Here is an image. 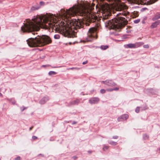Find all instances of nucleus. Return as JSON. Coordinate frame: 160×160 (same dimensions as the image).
Segmentation results:
<instances>
[{
  "label": "nucleus",
  "mask_w": 160,
  "mask_h": 160,
  "mask_svg": "<svg viewBox=\"0 0 160 160\" xmlns=\"http://www.w3.org/2000/svg\"><path fill=\"white\" fill-rule=\"evenodd\" d=\"M92 7L90 3L83 2L81 3L78 2L77 4H75L68 9L65 10L61 9L59 12V16L64 18L67 20H70V16L78 15L80 16H85L90 18V15L92 10ZM58 18L52 14L49 16L47 21H42L41 18L26 19V23H23V25L21 27V30L23 32H30L34 31L39 30L41 28L45 29L52 28L56 31L62 32L67 34L70 37H76L75 33H76L78 29L83 28L84 25L89 26V23H86L85 21H83L82 18L76 19L72 20L70 22V27L66 26V23L62 21L58 20Z\"/></svg>",
  "instance_id": "f257e3e1"
},
{
  "label": "nucleus",
  "mask_w": 160,
  "mask_h": 160,
  "mask_svg": "<svg viewBox=\"0 0 160 160\" xmlns=\"http://www.w3.org/2000/svg\"><path fill=\"white\" fill-rule=\"evenodd\" d=\"M101 8L104 12L102 19L105 22L106 27H108L110 29L116 31L117 32H115V34L116 35H118V32L127 24L128 22L127 20L122 16H125L127 18V16L129 13L125 11H121L120 12L117 13L116 17L112 19V20L105 21L111 15L110 8L108 4L106 5H102Z\"/></svg>",
  "instance_id": "f03ea898"
},
{
  "label": "nucleus",
  "mask_w": 160,
  "mask_h": 160,
  "mask_svg": "<svg viewBox=\"0 0 160 160\" xmlns=\"http://www.w3.org/2000/svg\"><path fill=\"white\" fill-rule=\"evenodd\" d=\"M27 42L29 47H33L42 46L51 43L52 40L48 36L41 37L38 35L37 37L29 38Z\"/></svg>",
  "instance_id": "7ed1b4c3"
},
{
  "label": "nucleus",
  "mask_w": 160,
  "mask_h": 160,
  "mask_svg": "<svg viewBox=\"0 0 160 160\" xmlns=\"http://www.w3.org/2000/svg\"><path fill=\"white\" fill-rule=\"evenodd\" d=\"M96 30L97 29L94 28H91L89 29L87 33V41H92L93 39L97 38Z\"/></svg>",
  "instance_id": "20e7f679"
},
{
  "label": "nucleus",
  "mask_w": 160,
  "mask_h": 160,
  "mask_svg": "<svg viewBox=\"0 0 160 160\" xmlns=\"http://www.w3.org/2000/svg\"><path fill=\"white\" fill-rule=\"evenodd\" d=\"M136 3L138 4H150L157 1L158 0H133Z\"/></svg>",
  "instance_id": "39448f33"
},
{
  "label": "nucleus",
  "mask_w": 160,
  "mask_h": 160,
  "mask_svg": "<svg viewBox=\"0 0 160 160\" xmlns=\"http://www.w3.org/2000/svg\"><path fill=\"white\" fill-rule=\"evenodd\" d=\"M102 82L103 83L108 86H115L116 85V84L111 80H107L105 81H102Z\"/></svg>",
  "instance_id": "423d86ee"
},
{
  "label": "nucleus",
  "mask_w": 160,
  "mask_h": 160,
  "mask_svg": "<svg viewBox=\"0 0 160 160\" xmlns=\"http://www.w3.org/2000/svg\"><path fill=\"white\" fill-rule=\"evenodd\" d=\"M128 115L127 114H123L119 117H118L117 119L118 122H120L122 121V120H125L128 119Z\"/></svg>",
  "instance_id": "0eeeda50"
},
{
  "label": "nucleus",
  "mask_w": 160,
  "mask_h": 160,
  "mask_svg": "<svg viewBox=\"0 0 160 160\" xmlns=\"http://www.w3.org/2000/svg\"><path fill=\"white\" fill-rule=\"evenodd\" d=\"M99 101V99L98 98H93L89 100V102L91 104H94L97 103Z\"/></svg>",
  "instance_id": "6e6552de"
},
{
  "label": "nucleus",
  "mask_w": 160,
  "mask_h": 160,
  "mask_svg": "<svg viewBox=\"0 0 160 160\" xmlns=\"http://www.w3.org/2000/svg\"><path fill=\"white\" fill-rule=\"evenodd\" d=\"M160 24V20H157L152 23L150 26L151 29L156 28Z\"/></svg>",
  "instance_id": "1a4fd4ad"
},
{
  "label": "nucleus",
  "mask_w": 160,
  "mask_h": 160,
  "mask_svg": "<svg viewBox=\"0 0 160 160\" xmlns=\"http://www.w3.org/2000/svg\"><path fill=\"white\" fill-rule=\"evenodd\" d=\"M49 99L48 97H44L40 100L39 102L41 104H44L48 101Z\"/></svg>",
  "instance_id": "9d476101"
},
{
  "label": "nucleus",
  "mask_w": 160,
  "mask_h": 160,
  "mask_svg": "<svg viewBox=\"0 0 160 160\" xmlns=\"http://www.w3.org/2000/svg\"><path fill=\"white\" fill-rule=\"evenodd\" d=\"M79 102V100L78 99H77L75 100L69 102V104L71 105H77Z\"/></svg>",
  "instance_id": "9b49d317"
},
{
  "label": "nucleus",
  "mask_w": 160,
  "mask_h": 160,
  "mask_svg": "<svg viewBox=\"0 0 160 160\" xmlns=\"http://www.w3.org/2000/svg\"><path fill=\"white\" fill-rule=\"evenodd\" d=\"M40 7L38 5L36 6H32L30 9V11H33L38 10L40 8Z\"/></svg>",
  "instance_id": "f8f14e48"
},
{
  "label": "nucleus",
  "mask_w": 160,
  "mask_h": 160,
  "mask_svg": "<svg viewBox=\"0 0 160 160\" xmlns=\"http://www.w3.org/2000/svg\"><path fill=\"white\" fill-rule=\"evenodd\" d=\"M159 18H160V14H156L155 16L152 18V20L154 21Z\"/></svg>",
  "instance_id": "ddd939ff"
},
{
  "label": "nucleus",
  "mask_w": 160,
  "mask_h": 160,
  "mask_svg": "<svg viewBox=\"0 0 160 160\" xmlns=\"http://www.w3.org/2000/svg\"><path fill=\"white\" fill-rule=\"evenodd\" d=\"M128 47L129 48H136V45L134 44L129 43L127 45Z\"/></svg>",
  "instance_id": "4468645a"
},
{
  "label": "nucleus",
  "mask_w": 160,
  "mask_h": 160,
  "mask_svg": "<svg viewBox=\"0 0 160 160\" xmlns=\"http://www.w3.org/2000/svg\"><path fill=\"white\" fill-rule=\"evenodd\" d=\"M108 45H102L100 47V48L103 50H105L108 48Z\"/></svg>",
  "instance_id": "2eb2a0df"
},
{
  "label": "nucleus",
  "mask_w": 160,
  "mask_h": 160,
  "mask_svg": "<svg viewBox=\"0 0 160 160\" xmlns=\"http://www.w3.org/2000/svg\"><path fill=\"white\" fill-rule=\"evenodd\" d=\"M57 74V72L54 71H50L48 73V74L50 76H52L55 75Z\"/></svg>",
  "instance_id": "dca6fc26"
},
{
  "label": "nucleus",
  "mask_w": 160,
  "mask_h": 160,
  "mask_svg": "<svg viewBox=\"0 0 160 160\" xmlns=\"http://www.w3.org/2000/svg\"><path fill=\"white\" fill-rule=\"evenodd\" d=\"M108 142L109 144L114 146L117 145L118 144L116 142H115L113 141H110Z\"/></svg>",
  "instance_id": "f3484780"
},
{
  "label": "nucleus",
  "mask_w": 160,
  "mask_h": 160,
  "mask_svg": "<svg viewBox=\"0 0 160 160\" xmlns=\"http://www.w3.org/2000/svg\"><path fill=\"white\" fill-rule=\"evenodd\" d=\"M60 36L58 34H56L54 35V38L55 39H58L60 38Z\"/></svg>",
  "instance_id": "a211bd4d"
},
{
  "label": "nucleus",
  "mask_w": 160,
  "mask_h": 160,
  "mask_svg": "<svg viewBox=\"0 0 160 160\" xmlns=\"http://www.w3.org/2000/svg\"><path fill=\"white\" fill-rule=\"evenodd\" d=\"M108 146L106 145H104L103 148V151H105L106 150L108 149Z\"/></svg>",
  "instance_id": "6ab92c4d"
},
{
  "label": "nucleus",
  "mask_w": 160,
  "mask_h": 160,
  "mask_svg": "<svg viewBox=\"0 0 160 160\" xmlns=\"http://www.w3.org/2000/svg\"><path fill=\"white\" fill-rule=\"evenodd\" d=\"M140 21V20L139 19H138L137 20H135L134 21V22L135 23H138Z\"/></svg>",
  "instance_id": "aec40b11"
},
{
  "label": "nucleus",
  "mask_w": 160,
  "mask_h": 160,
  "mask_svg": "<svg viewBox=\"0 0 160 160\" xmlns=\"http://www.w3.org/2000/svg\"><path fill=\"white\" fill-rule=\"evenodd\" d=\"M106 90L104 89H101L100 90V92L101 93L103 94L105 92Z\"/></svg>",
  "instance_id": "412c9836"
},
{
  "label": "nucleus",
  "mask_w": 160,
  "mask_h": 160,
  "mask_svg": "<svg viewBox=\"0 0 160 160\" xmlns=\"http://www.w3.org/2000/svg\"><path fill=\"white\" fill-rule=\"evenodd\" d=\"M79 69V68H68V69H71V70H73V69H75V70H78Z\"/></svg>",
  "instance_id": "4be33fe9"
},
{
  "label": "nucleus",
  "mask_w": 160,
  "mask_h": 160,
  "mask_svg": "<svg viewBox=\"0 0 160 160\" xmlns=\"http://www.w3.org/2000/svg\"><path fill=\"white\" fill-rule=\"evenodd\" d=\"M135 112L137 113H138L139 112V107H137L135 110Z\"/></svg>",
  "instance_id": "5701e85b"
},
{
  "label": "nucleus",
  "mask_w": 160,
  "mask_h": 160,
  "mask_svg": "<svg viewBox=\"0 0 160 160\" xmlns=\"http://www.w3.org/2000/svg\"><path fill=\"white\" fill-rule=\"evenodd\" d=\"M143 138L145 139H147V138H148V136L146 134H144L143 135Z\"/></svg>",
  "instance_id": "b1692460"
},
{
  "label": "nucleus",
  "mask_w": 160,
  "mask_h": 160,
  "mask_svg": "<svg viewBox=\"0 0 160 160\" xmlns=\"http://www.w3.org/2000/svg\"><path fill=\"white\" fill-rule=\"evenodd\" d=\"M106 90L108 92H111V91H113V89L108 88L106 89Z\"/></svg>",
  "instance_id": "393cba45"
},
{
  "label": "nucleus",
  "mask_w": 160,
  "mask_h": 160,
  "mask_svg": "<svg viewBox=\"0 0 160 160\" xmlns=\"http://www.w3.org/2000/svg\"><path fill=\"white\" fill-rule=\"evenodd\" d=\"M27 108L26 107H22L21 108V110L22 112L25 109H26Z\"/></svg>",
  "instance_id": "a878e982"
},
{
  "label": "nucleus",
  "mask_w": 160,
  "mask_h": 160,
  "mask_svg": "<svg viewBox=\"0 0 160 160\" xmlns=\"http://www.w3.org/2000/svg\"><path fill=\"white\" fill-rule=\"evenodd\" d=\"M143 47L145 48H149V46L148 45H143Z\"/></svg>",
  "instance_id": "bb28decb"
},
{
  "label": "nucleus",
  "mask_w": 160,
  "mask_h": 160,
  "mask_svg": "<svg viewBox=\"0 0 160 160\" xmlns=\"http://www.w3.org/2000/svg\"><path fill=\"white\" fill-rule=\"evenodd\" d=\"M44 4L45 3L42 1H41L40 2V5L41 6L44 5Z\"/></svg>",
  "instance_id": "cd10ccee"
},
{
  "label": "nucleus",
  "mask_w": 160,
  "mask_h": 160,
  "mask_svg": "<svg viewBox=\"0 0 160 160\" xmlns=\"http://www.w3.org/2000/svg\"><path fill=\"white\" fill-rule=\"evenodd\" d=\"M37 138H37V137H36V136H33L32 137V139H33V140H35V139H37Z\"/></svg>",
  "instance_id": "c85d7f7f"
},
{
  "label": "nucleus",
  "mask_w": 160,
  "mask_h": 160,
  "mask_svg": "<svg viewBox=\"0 0 160 160\" xmlns=\"http://www.w3.org/2000/svg\"><path fill=\"white\" fill-rule=\"evenodd\" d=\"M15 160H20V157L19 156L17 157L15 159Z\"/></svg>",
  "instance_id": "c756f323"
},
{
  "label": "nucleus",
  "mask_w": 160,
  "mask_h": 160,
  "mask_svg": "<svg viewBox=\"0 0 160 160\" xmlns=\"http://www.w3.org/2000/svg\"><path fill=\"white\" fill-rule=\"evenodd\" d=\"M118 137V136H113L112 137L113 138V139H117Z\"/></svg>",
  "instance_id": "7c9ffc66"
},
{
  "label": "nucleus",
  "mask_w": 160,
  "mask_h": 160,
  "mask_svg": "<svg viewBox=\"0 0 160 160\" xmlns=\"http://www.w3.org/2000/svg\"><path fill=\"white\" fill-rule=\"evenodd\" d=\"M113 90L118 91L119 90V88L117 87L115 88H113Z\"/></svg>",
  "instance_id": "2f4dec72"
},
{
  "label": "nucleus",
  "mask_w": 160,
  "mask_h": 160,
  "mask_svg": "<svg viewBox=\"0 0 160 160\" xmlns=\"http://www.w3.org/2000/svg\"><path fill=\"white\" fill-rule=\"evenodd\" d=\"M88 61H86L85 62H82L83 64H87L88 63Z\"/></svg>",
  "instance_id": "473e14b6"
},
{
  "label": "nucleus",
  "mask_w": 160,
  "mask_h": 160,
  "mask_svg": "<svg viewBox=\"0 0 160 160\" xmlns=\"http://www.w3.org/2000/svg\"><path fill=\"white\" fill-rule=\"evenodd\" d=\"M46 66H50V65H43L42 66V67H46Z\"/></svg>",
  "instance_id": "72a5a7b5"
},
{
  "label": "nucleus",
  "mask_w": 160,
  "mask_h": 160,
  "mask_svg": "<svg viewBox=\"0 0 160 160\" xmlns=\"http://www.w3.org/2000/svg\"><path fill=\"white\" fill-rule=\"evenodd\" d=\"M40 155H41L42 156V157H44V155H43V154H39L38 156H40Z\"/></svg>",
  "instance_id": "f704fd0d"
},
{
  "label": "nucleus",
  "mask_w": 160,
  "mask_h": 160,
  "mask_svg": "<svg viewBox=\"0 0 160 160\" xmlns=\"http://www.w3.org/2000/svg\"><path fill=\"white\" fill-rule=\"evenodd\" d=\"M33 126H32V127H30L29 128V130L31 131L32 129V128H33Z\"/></svg>",
  "instance_id": "c9c22d12"
},
{
  "label": "nucleus",
  "mask_w": 160,
  "mask_h": 160,
  "mask_svg": "<svg viewBox=\"0 0 160 160\" xmlns=\"http://www.w3.org/2000/svg\"><path fill=\"white\" fill-rule=\"evenodd\" d=\"M76 123V122L75 121H73L72 123V124H75Z\"/></svg>",
  "instance_id": "e433bc0d"
},
{
  "label": "nucleus",
  "mask_w": 160,
  "mask_h": 160,
  "mask_svg": "<svg viewBox=\"0 0 160 160\" xmlns=\"http://www.w3.org/2000/svg\"><path fill=\"white\" fill-rule=\"evenodd\" d=\"M73 159H74L77 158V157L76 156H73Z\"/></svg>",
  "instance_id": "4c0bfd02"
},
{
  "label": "nucleus",
  "mask_w": 160,
  "mask_h": 160,
  "mask_svg": "<svg viewBox=\"0 0 160 160\" xmlns=\"http://www.w3.org/2000/svg\"><path fill=\"white\" fill-rule=\"evenodd\" d=\"M2 96V94L1 93H0V96Z\"/></svg>",
  "instance_id": "58836bf2"
},
{
  "label": "nucleus",
  "mask_w": 160,
  "mask_h": 160,
  "mask_svg": "<svg viewBox=\"0 0 160 160\" xmlns=\"http://www.w3.org/2000/svg\"><path fill=\"white\" fill-rule=\"evenodd\" d=\"M88 152H90L89 151H88Z\"/></svg>",
  "instance_id": "ea45409f"
},
{
  "label": "nucleus",
  "mask_w": 160,
  "mask_h": 160,
  "mask_svg": "<svg viewBox=\"0 0 160 160\" xmlns=\"http://www.w3.org/2000/svg\"><path fill=\"white\" fill-rule=\"evenodd\" d=\"M94 6V4H93V6Z\"/></svg>",
  "instance_id": "a19ab883"
}]
</instances>
